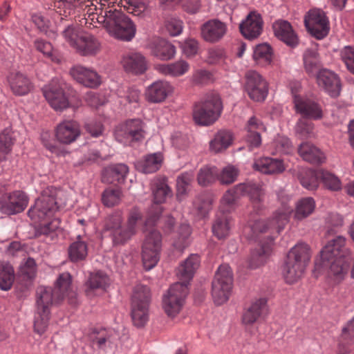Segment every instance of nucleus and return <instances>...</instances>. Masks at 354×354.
<instances>
[{"mask_svg": "<svg viewBox=\"0 0 354 354\" xmlns=\"http://www.w3.org/2000/svg\"><path fill=\"white\" fill-rule=\"evenodd\" d=\"M265 195L262 185L253 181L239 183L227 190L221 199L219 210L212 225L214 235L219 240L229 236L233 225L230 213L234 210L236 201L242 196L249 198L251 218L261 215L266 209Z\"/></svg>", "mask_w": 354, "mask_h": 354, "instance_id": "f257e3e1", "label": "nucleus"}, {"mask_svg": "<svg viewBox=\"0 0 354 354\" xmlns=\"http://www.w3.org/2000/svg\"><path fill=\"white\" fill-rule=\"evenodd\" d=\"M350 252L345 245H325L315 260L314 275L325 273L328 281L337 285L346 277L350 268Z\"/></svg>", "mask_w": 354, "mask_h": 354, "instance_id": "f03ea898", "label": "nucleus"}, {"mask_svg": "<svg viewBox=\"0 0 354 354\" xmlns=\"http://www.w3.org/2000/svg\"><path fill=\"white\" fill-rule=\"evenodd\" d=\"M56 195L57 192L55 188H46L28 212L29 217L35 223L46 220V222L41 224L40 234L50 235L59 227V220L55 218H53L54 213L57 209L55 201Z\"/></svg>", "mask_w": 354, "mask_h": 354, "instance_id": "7ed1b4c3", "label": "nucleus"}, {"mask_svg": "<svg viewBox=\"0 0 354 354\" xmlns=\"http://www.w3.org/2000/svg\"><path fill=\"white\" fill-rule=\"evenodd\" d=\"M108 33L120 40L129 41L136 35V28L132 21L123 12L116 9L105 10V16L100 17Z\"/></svg>", "mask_w": 354, "mask_h": 354, "instance_id": "20e7f679", "label": "nucleus"}, {"mask_svg": "<svg viewBox=\"0 0 354 354\" xmlns=\"http://www.w3.org/2000/svg\"><path fill=\"white\" fill-rule=\"evenodd\" d=\"M55 297V291L50 287L39 286L37 289L34 329L39 335L44 334L48 328L50 306L62 301Z\"/></svg>", "mask_w": 354, "mask_h": 354, "instance_id": "39448f33", "label": "nucleus"}, {"mask_svg": "<svg viewBox=\"0 0 354 354\" xmlns=\"http://www.w3.org/2000/svg\"><path fill=\"white\" fill-rule=\"evenodd\" d=\"M142 216L139 209L133 207L131 209L126 226L121 227L122 221V214L115 212L109 216L106 221V226L109 229L115 230L114 243H120L128 241L133 236L137 230L138 223L142 221Z\"/></svg>", "mask_w": 354, "mask_h": 354, "instance_id": "423d86ee", "label": "nucleus"}, {"mask_svg": "<svg viewBox=\"0 0 354 354\" xmlns=\"http://www.w3.org/2000/svg\"><path fill=\"white\" fill-rule=\"evenodd\" d=\"M223 105L219 95L212 93L196 102L193 109V119L201 126L213 124L221 116Z\"/></svg>", "mask_w": 354, "mask_h": 354, "instance_id": "0eeeda50", "label": "nucleus"}, {"mask_svg": "<svg viewBox=\"0 0 354 354\" xmlns=\"http://www.w3.org/2000/svg\"><path fill=\"white\" fill-rule=\"evenodd\" d=\"M233 285V277L227 264L221 265L212 284V296L216 305L225 303L230 298Z\"/></svg>", "mask_w": 354, "mask_h": 354, "instance_id": "6e6552de", "label": "nucleus"}, {"mask_svg": "<svg viewBox=\"0 0 354 354\" xmlns=\"http://www.w3.org/2000/svg\"><path fill=\"white\" fill-rule=\"evenodd\" d=\"M293 98L294 107L297 113L301 115V118L320 120L323 117L322 106L313 98L299 94L301 84L293 82L290 85Z\"/></svg>", "mask_w": 354, "mask_h": 354, "instance_id": "1a4fd4ad", "label": "nucleus"}, {"mask_svg": "<svg viewBox=\"0 0 354 354\" xmlns=\"http://www.w3.org/2000/svg\"><path fill=\"white\" fill-rule=\"evenodd\" d=\"M187 294L186 283H175L169 288L162 297V308L169 317H174L180 313Z\"/></svg>", "mask_w": 354, "mask_h": 354, "instance_id": "9d476101", "label": "nucleus"}, {"mask_svg": "<svg viewBox=\"0 0 354 354\" xmlns=\"http://www.w3.org/2000/svg\"><path fill=\"white\" fill-rule=\"evenodd\" d=\"M114 136L118 142L124 145H131L144 138V124L139 119L128 120L117 127Z\"/></svg>", "mask_w": 354, "mask_h": 354, "instance_id": "9b49d317", "label": "nucleus"}, {"mask_svg": "<svg viewBox=\"0 0 354 354\" xmlns=\"http://www.w3.org/2000/svg\"><path fill=\"white\" fill-rule=\"evenodd\" d=\"M292 211V207L283 205L274 213L273 216L268 223H266L263 221L259 220L255 221L254 223L250 222L248 227L245 229V231L250 230L254 232V234H256L257 232H266L268 228H273L279 233L288 222L290 215Z\"/></svg>", "mask_w": 354, "mask_h": 354, "instance_id": "f8f14e48", "label": "nucleus"}, {"mask_svg": "<svg viewBox=\"0 0 354 354\" xmlns=\"http://www.w3.org/2000/svg\"><path fill=\"white\" fill-rule=\"evenodd\" d=\"M152 192L155 204L151 206L145 221L146 226L155 225L162 213V208L159 204L164 203L167 197L171 196V190L165 179H158L154 182L152 185Z\"/></svg>", "mask_w": 354, "mask_h": 354, "instance_id": "ddd939ff", "label": "nucleus"}, {"mask_svg": "<svg viewBox=\"0 0 354 354\" xmlns=\"http://www.w3.org/2000/svg\"><path fill=\"white\" fill-rule=\"evenodd\" d=\"M245 88L250 98L256 102L264 101L268 93V83L258 72L250 71L245 75Z\"/></svg>", "mask_w": 354, "mask_h": 354, "instance_id": "4468645a", "label": "nucleus"}, {"mask_svg": "<svg viewBox=\"0 0 354 354\" xmlns=\"http://www.w3.org/2000/svg\"><path fill=\"white\" fill-rule=\"evenodd\" d=\"M304 23L308 32L318 39H323L328 33V20L321 10H310L305 17Z\"/></svg>", "mask_w": 354, "mask_h": 354, "instance_id": "2eb2a0df", "label": "nucleus"}, {"mask_svg": "<svg viewBox=\"0 0 354 354\" xmlns=\"http://www.w3.org/2000/svg\"><path fill=\"white\" fill-rule=\"evenodd\" d=\"M64 83L57 79H53L51 82L43 89V93L53 109L62 111L68 106V101L64 93Z\"/></svg>", "mask_w": 354, "mask_h": 354, "instance_id": "dca6fc26", "label": "nucleus"}, {"mask_svg": "<svg viewBox=\"0 0 354 354\" xmlns=\"http://www.w3.org/2000/svg\"><path fill=\"white\" fill-rule=\"evenodd\" d=\"M81 134L79 124L73 120H66L59 123L55 129L57 141L61 144L70 145L74 142Z\"/></svg>", "mask_w": 354, "mask_h": 354, "instance_id": "f3484780", "label": "nucleus"}, {"mask_svg": "<svg viewBox=\"0 0 354 354\" xmlns=\"http://www.w3.org/2000/svg\"><path fill=\"white\" fill-rule=\"evenodd\" d=\"M316 79L318 86L330 96L339 95L341 91V83L339 77L334 72L322 68L317 73Z\"/></svg>", "mask_w": 354, "mask_h": 354, "instance_id": "a211bd4d", "label": "nucleus"}, {"mask_svg": "<svg viewBox=\"0 0 354 354\" xmlns=\"http://www.w3.org/2000/svg\"><path fill=\"white\" fill-rule=\"evenodd\" d=\"M72 277L69 272L60 274L56 280L53 290L57 300L68 299L70 304H75L76 293L71 286Z\"/></svg>", "mask_w": 354, "mask_h": 354, "instance_id": "6ab92c4d", "label": "nucleus"}, {"mask_svg": "<svg viewBox=\"0 0 354 354\" xmlns=\"http://www.w3.org/2000/svg\"><path fill=\"white\" fill-rule=\"evenodd\" d=\"M227 26L218 19H210L201 26V37L207 42L216 43L227 32Z\"/></svg>", "mask_w": 354, "mask_h": 354, "instance_id": "aec40b11", "label": "nucleus"}, {"mask_svg": "<svg viewBox=\"0 0 354 354\" xmlns=\"http://www.w3.org/2000/svg\"><path fill=\"white\" fill-rule=\"evenodd\" d=\"M245 130V140L249 150L259 147L261 144V133L266 131L263 123L256 116H252L248 120Z\"/></svg>", "mask_w": 354, "mask_h": 354, "instance_id": "412c9836", "label": "nucleus"}, {"mask_svg": "<svg viewBox=\"0 0 354 354\" xmlns=\"http://www.w3.org/2000/svg\"><path fill=\"white\" fill-rule=\"evenodd\" d=\"M92 4L91 0H59L55 5V10L61 20L71 18L76 12Z\"/></svg>", "mask_w": 354, "mask_h": 354, "instance_id": "4be33fe9", "label": "nucleus"}, {"mask_svg": "<svg viewBox=\"0 0 354 354\" xmlns=\"http://www.w3.org/2000/svg\"><path fill=\"white\" fill-rule=\"evenodd\" d=\"M263 28V21L260 15L250 12L239 25V29L244 37L253 39L258 37Z\"/></svg>", "mask_w": 354, "mask_h": 354, "instance_id": "5701e85b", "label": "nucleus"}, {"mask_svg": "<svg viewBox=\"0 0 354 354\" xmlns=\"http://www.w3.org/2000/svg\"><path fill=\"white\" fill-rule=\"evenodd\" d=\"M173 91L169 82L163 80L154 82L149 85L145 92L146 100L152 103H160Z\"/></svg>", "mask_w": 354, "mask_h": 354, "instance_id": "b1692460", "label": "nucleus"}, {"mask_svg": "<svg viewBox=\"0 0 354 354\" xmlns=\"http://www.w3.org/2000/svg\"><path fill=\"white\" fill-rule=\"evenodd\" d=\"M70 73L73 79L85 86L95 88L101 84L100 77L95 71L82 66L73 67Z\"/></svg>", "mask_w": 354, "mask_h": 354, "instance_id": "393cba45", "label": "nucleus"}, {"mask_svg": "<svg viewBox=\"0 0 354 354\" xmlns=\"http://www.w3.org/2000/svg\"><path fill=\"white\" fill-rule=\"evenodd\" d=\"M28 205V197L24 192L15 191L9 194L7 200L2 205V212L8 214L21 212Z\"/></svg>", "mask_w": 354, "mask_h": 354, "instance_id": "a878e982", "label": "nucleus"}, {"mask_svg": "<svg viewBox=\"0 0 354 354\" xmlns=\"http://www.w3.org/2000/svg\"><path fill=\"white\" fill-rule=\"evenodd\" d=\"M122 64L127 72L133 74H142L147 70L145 57L137 52H131L124 55Z\"/></svg>", "mask_w": 354, "mask_h": 354, "instance_id": "bb28decb", "label": "nucleus"}, {"mask_svg": "<svg viewBox=\"0 0 354 354\" xmlns=\"http://www.w3.org/2000/svg\"><path fill=\"white\" fill-rule=\"evenodd\" d=\"M268 313L267 300L259 298L254 300L243 315V322L245 324H252L264 317Z\"/></svg>", "mask_w": 354, "mask_h": 354, "instance_id": "cd10ccee", "label": "nucleus"}, {"mask_svg": "<svg viewBox=\"0 0 354 354\" xmlns=\"http://www.w3.org/2000/svg\"><path fill=\"white\" fill-rule=\"evenodd\" d=\"M199 265V256L196 254H192L178 266L176 273L179 279L182 281V283H186L188 286L189 282L193 278Z\"/></svg>", "mask_w": 354, "mask_h": 354, "instance_id": "c85d7f7f", "label": "nucleus"}, {"mask_svg": "<svg viewBox=\"0 0 354 354\" xmlns=\"http://www.w3.org/2000/svg\"><path fill=\"white\" fill-rule=\"evenodd\" d=\"M110 283V279L104 272L99 270L92 272L86 283L85 292L88 297H91L95 290H105Z\"/></svg>", "mask_w": 354, "mask_h": 354, "instance_id": "c756f323", "label": "nucleus"}, {"mask_svg": "<svg viewBox=\"0 0 354 354\" xmlns=\"http://www.w3.org/2000/svg\"><path fill=\"white\" fill-rule=\"evenodd\" d=\"M8 82L10 89L15 95H26L32 88L30 80L20 72H11L8 76Z\"/></svg>", "mask_w": 354, "mask_h": 354, "instance_id": "7c9ffc66", "label": "nucleus"}, {"mask_svg": "<svg viewBox=\"0 0 354 354\" xmlns=\"http://www.w3.org/2000/svg\"><path fill=\"white\" fill-rule=\"evenodd\" d=\"M273 30L275 36L287 45L290 46L297 45V37L289 22L279 20L274 23Z\"/></svg>", "mask_w": 354, "mask_h": 354, "instance_id": "2f4dec72", "label": "nucleus"}, {"mask_svg": "<svg viewBox=\"0 0 354 354\" xmlns=\"http://www.w3.org/2000/svg\"><path fill=\"white\" fill-rule=\"evenodd\" d=\"M253 167L266 174H275L283 172L286 167L281 160L265 157L257 160Z\"/></svg>", "mask_w": 354, "mask_h": 354, "instance_id": "473e14b6", "label": "nucleus"}, {"mask_svg": "<svg viewBox=\"0 0 354 354\" xmlns=\"http://www.w3.org/2000/svg\"><path fill=\"white\" fill-rule=\"evenodd\" d=\"M273 253L271 245H256L252 250L249 266L255 269L264 265Z\"/></svg>", "mask_w": 354, "mask_h": 354, "instance_id": "72a5a7b5", "label": "nucleus"}, {"mask_svg": "<svg viewBox=\"0 0 354 354\" xmlns=\"http://www.w3.org/2000/svg\"><path fill=\"white\" fill-rule=\"evenodd\" d=\"M306 266L285 260L282 266V275L286 283L297 282L304 275Z\"/></svg>", "mask_w": 354, "mask_h": 354, "instance_id": "f704fd0d", "label": "nucleus"}, {"mask_svg": "<svg viewBox=\"0 0 354 354\" xmlns=\"http://www.w3.org/2000/svg\"><path fill=\"white\" fill-rule=\"evenodd\" d=\"M298 153L305 161L313 164H321L325 159L324 153L315 145L308 142L299 145Z\"/></svg>", "mask_w": 354, "mask_h": 354, "instance_id": "c9c22d12", "label": "nucleus"}, {"mask_svg": "<svg viewBox=\"0 0 354 354\" xmlns=\"http://www.w3.org/2000/svg\"><path fill=\"white\" fill-rule=\"evenodd\" d=\"M311 257L308 245H294L288 251L285 260L307 266Z\"/></svg>", "mask_w": 354, "mask_h": 354, "instance_id": "e433bc0d", "label": "nucleus"}, {"mask_svg": "<svg viewBox=\"0 0 354 354\" xmlns=\"http://www.w3.org/2000/svg\"><path fill=\"white\" fill-rule=\"evenodd\" d=\"M155 69L162 75L178 77L186 73L189 69V65L187 62L180 60L171 64H156Z\"/></svg>", "mask_w": 354, "mask_h": 354, "instance_id": "4c0bfd02", "label": "nucleus"}, {"mask_svg": "<svg viewBox=\"0 0 354 354\" xmlns=\"http://www.w3.org/2000/svg\"><path fill=\"white\" fill-rule=\"evenodd\" d=\"M91 338L99 348H104L114 344L119 338V334L112 329H100L93 331Z\"/></svg>", "mask_w": 354, "mask_h": 354, "instance_id": "58836bf2", "label": "nucleus"}, {"mask_svg": "<svg viewBox=\"0 0 354 354\" xmlns=\"http://www.w3.org/2000/svg\"><path fill=\"white\" fill-rule=\"evenodd\" d=\"M151 53L162 60L170 59L176 53L174 46L162 39H156L151 44Z\"/></svg>", "mask_w": 354, "mask_h": 354, "instance_id": "ea45409f", "label": "nucleus"}, {"mask_svg": "<svg viewBox=\"0 0 354 354\" xmlns=\"http://www.w3.org/2000/svg\"><path fill=\"white\" fill-rule=\"evenodd\" d=\"M82 55H94L100 50V43L92 35L81 36L76 48Z\"/></svg>", "mask_w": 354, "mask_h": 354, "instance_id": "a19ab883", "label": "nucleus"}, {"mask_svg": "<svg viewBox=\"0 0 354 354\" xmlns=\"http://www.w3.org/2000/svg\"><path fill=\"white\" fill-rule=\"evenodd\" d=\"M160 245H144L142 248V263L146 270L154 268L159 261Z\"/></svg>", "mask_w": 354, "mask_h": 354, "instance_id": "79ce46f5", "label": "nucleus"}, {"mask_svg": "<svg viewBox=\"0 0 354 354\" xmlns=\"http://www.w3.org/2000/svg\"><path fill=\"white\" fill-rule=\"evenodd\" d=\"M162 156L160 153L149 154L138 162V169L145 174L153 173L161 167Z\"/></svg>", "mask_w": 354, "mask_h": 354, "instance_id": "37998d69", "label": "nucleus"}, {"mask_svg": "<svg viewBox=\"0 0 354 354\" xmlns=\"http://www.w3.org/2000/svg\"><path fill=\"white\" fill-rule=\"evenodd\" d=\"M15 278L12 266L8 262H0V289L3 291L10 290Z\"/></svg>", "mask_w": 354, "mask_h": 354, "instance_id": "c03bdc74", "label": "nucleus"}, {"mask_svg": "<svg viewBox=\"0 0 354 354\" xmlns=\"http://www.w3.org/2000/svg\"><path fill=\"white\" fill-rule=\"evenodd\" d=\"M233 136L230 131L221 130L219 131L211 140L209 147L211 150L214 152H220L226 149L232 143Z\"/></svg>", "mask_w": 354, "mask_h": 354, "instance_id": "a18cd8bd", "label": "nucleus"}, {"mask_svg": "<svg viewBox=\"0 0 354 354\" xmlns=\"http://www.w3.org/2000/svg\"><path fill=\"white\" fill-rule=\"evenodd\" d=\"M304 65L308 74L313 73L320 66L321 62L317 53V46L306 49L303 55Z\"/></svg>", "mask_w": 354, "mask_h": 354, "instance_id": "49530a36", "label": "nucleus"}, {"mask_svg": "<svg viewBox=\"0 0 354 354\" xmlns=\"http://www.w3.org/2000/svg\"><path fill=\"white\" fill-rule=\"evenodd\" d=\"M253 58L257 64L266 66L270 64L272 60V50L270 45L261 44L256 46Z\"/></svg>", "mask_w": 354, "mask_h": 354, "instance_id": "de8ad7c7", "label": "nucleus"}, {"mask_svg": "<svg viewBox=\"0 0 354 354\" xmlns=\"http://www.w3.org/2000/svg\"><path fill=\"white\" fill-rule=\"evenodd\" d=\"M320 178V171L305 169L299 174V179L304 187L308 190H314L318 187Z\"/></svg>", "mask_w": 354, "mask_h": 354, "instance_id": "09e8293b", "label": "nucleus"}, {"mask_svg": "<svg viewBox=\"0 0 354 354\" xmlns=\"http://www.w3.org/2000/svg\"><path fill=\"white\" fill-rule=\"evenodd\" d=\"M315 207V202L311 197L303 198L297 204L295 214V218L301 220L313 213Z\"/></svg>", "mask_w": 354, "mask_h": 354, "instance_id": "8fccbe9b", "label": "nucleus"}, {"mask_svg": "<svg viewBox=\"0 0 354 354\" xmlns=\"http://www.w3.org/2000/svg\"><path fill=\"white\" fill-rule=\"evenodd\" d=\"M128 172L129 168L126 165L116 164L106 168L104 174L111 178V179L106 180L108 183H113L114 181L124 180Z\"/></svg>", "mask_w": 354, "mask_h": 354, "instance_id": "3c124183", "label": "nucleus"}, {"mask_svg": "<svg viewBox=\"0 0 354 354\" xmlns=\"http://www.w3.org/2000/svg\"><path fill=\"white\" fill-rule=\"evenodd\" d=\"M295 130L297 136L301 139L309 138L315 136L314 124L308 118L299 119Z\"/></svg>", "mask_w": 354, "mask_h": 354, "instance_id": "603ef678", "label": "nucleus"}, {"mask_svg": "<svg viewBox=\"0 0 354 354\" xmlns=\"http://www.w3.org/2000/svg\"><path fill=\"white\" fill-rule=\"evenodd\" d=\"M124 10L134 16H140L146 10L148 0H120Z\"/></svg>", "mask_w": 354, "mask_h": 354, "instance_id": "864d4df0", "label": "nucleus"}, {"mask_svg": "<svg viewBox=\"0 0 354 354\" xmlns=\"http://www.w3.org/2000/svg\"><path fill=\"white\" fill-rule=\"evenodd\" d=\"M149 288L144 285H137L133 289L131 306H149Z\"/></svg>", "mask_w": 354, "mask_h": 354, "instance_id": "5fc2aeb1", "label": "nucleus"}, {"mask_svg": "<svg viewBox=\"0 0 354 354\" xmlns=\"http://www.w3.org/2000/svg\"><path fill=\"white\" fill-rule=\"evenodd\" d=\"M131 318L136 327H143L149 319L148 306H131Z\"/></svg>", "mask_w": 354, "mask_h": 354, "instance_id": "6e6d98bb", "label": "nucleus"}, {"mask_svg": "<svg viewBox=\"0 0 354 354\" xmlns=\"http://www.w3.org/2000/svg\"><path fill=\"white\" fill-rule=\"evenodd\" d=\"M19 274L24 280L32 281L37 274V265L32 258H28L19 266Z\"/></svg>", "mask_w": 354, "mask_h": 354, "instance_id": "4d7b16f0", "label": "nucleus"}, {"mask_svg": "<svg viewBox=\"0 0 354 354\" xmlns=\"http://www.w3.org/2000/svg\"><path fill=\"white\" fill-rule=\"evenodd\" d=\"M35 45L37 50L50 59L52 62L55 63H59L61 62L62 56L53 50L50 43L40 39L37 40Z\"/></svg>", "mask_w": 354, "mask_h": 354, "instance_id": "13d9d810", "label": "nucleus"}, {"mask_svg": "<svg viewBox=\"0 0 354 354\" xmlns=\"http://www.w3.org/2000/svg\"><path fill=\"white\" fill-rule=\"evenodd\" d=\"M194 176L191 173H185L179 176L176 180L177 198L181 200L189 189Z\"/></svg>", "mask_w": 354, "mask_h": 354, "instance_id": "bf43d9fd", "label": "nucleus"}, {"mask_svg": "<svg viewBox=\"0 0 354 354\" xmlns=\"http://www.w3.org/2000/svg\"><path fill=\"white\" fill-rule=\"evenodd\" d=\"M15 140L14 132L11 129L6 128L0 133V154H7L12 149Z\"/></svg>", "mask_w": 354, "mask_h": 354, "instance_id": "052dcab7", "label": "nucleus"}, {"mask_svg": "<svg viewBox=\"0 0 354 354\" xmlns=\"http://www.w3.org/2000/svg\"><path fill=\"white\" fill-rule=\"evenodd\" d=\"M239 174V169L232 165H227L223 168L217 178L222 185H230L233 183L237 178Z\"/></svg>", "mask_w": 354, "mask_h": 354, "instance_id": "680f3d73", "label": "nucleus"}, {"mask_svg": "<svg viewBox=\"0 0 354 354\" xmlns=\"http://www.w3.org/2000/svg\"><path fill=\"white\" fill-rule=\"evenodd\" d=\"M217 169L215 167H204L198 174V183L201 186H207L212 183L216 177Z\"/></svg>", "mask_w": 354, "mask_h": 354, "instance_id": "e2e57ef3", "label": "nucleus"}, {"mask_svg": "<svg viewBox=\"0 0 354 354\" xmlns=\"http://www.w3.org/2000/svg\"><path fill=\"white\" fill-rule=\"evenodd\" d=\"M320 179L322 180L324 186L332 191H338L342 188L340 180L334 174L320 171Z\"/></svg>", "mask_w": 354, "mask_h": 354, "instance_id": "0e129e2a", "label": "nucleus"}, {"mask_svg": "<svg viewBox=\"0 0 354 354\" xmlns=\"http://www.w3.org/2000/svg\"><path fill=\"white\" fill-rule=\"evenodd\" d=\"M120 196L121 192L119 189L108 188L104 191L102 201L105 206L112 207L119 203Z\"/></svg>", "mask_w": 354, "mask_h": 354, "instance_id": "69168bd1", "label": "nucleus"}, {"mask_svg": "<svg viewBox=\"0 0 354 354\" xmlns=\"http://www.w3.org/2000/svg\"><path fill=\"white\" fill-rule=\"evenodd\" d=\"M88 253L86 245H70L68 254L72 261H78L85 259Z\"/></svg>", "mask_w": 354, "mask_h": 354, "instance_id": "338daca9", "label": "nucleus"}, {"mask_svg": "<svg viewBox=\"0 0 354 354\" xmlns=\"http://www.w3.org/2000/svg\"><path fill=\"white\" fill-rule=\"evenodd\" d=\"M340 57L347 68L354 74V47L348 46L343 48L340 51Z\"/></svg>", "mask_w": 354, "mask_h": 354, "instance_id": "774afa93", "label": "nucleus"}]
</instances>
